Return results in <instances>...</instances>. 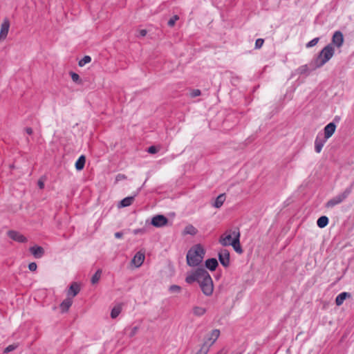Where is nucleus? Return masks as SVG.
<instances>
[{
    "label": "nucleus",
    "instance_id": "obj_17",
    "mask_svg": "<svg viewBox=\"0 0 354 354\" xmlns=\"http://www.w3.org/2000/svg\"><path fill=\"white\" fill-rule=\"evenodd\" d=\"M80 291V287L79 284L76 282H73L69 287V289L67 292V296L71 297L73 299V297H75Z\"/></svg>",
    "mask_w": 354,
    "mask_h": 354
},
{
    "label": "nucleus",
    "instance_id": "obj_18",
    "mask_svg": "<svg viewBox=\"0 0 354 354\" xmlns=\"http://www.w3.org/2000/svg\"><path fill=\"white\" fill-rule=\"evenodd\" d=\"M145 254L141 252H138L132 259V263L138 268L142 266L145 260Z\"/></svg>",
    "mask_w": 354,
    "mask_h": 354
},
{
    "label": "nucleus",
    "instance_id": "obj_27",
    "mask_svg": "<svg viewBox=\"0 0 354 354\" xmlns=\"http://www.w3.org/2000/svg\"><path fill=\"white\" fill-rule=\"evenodd\" d=\"M205 313H206V309L205 308L200 307V306H195L193 308V313L196 316H198V317L202 316Z\"/></svg>",
    "mask_w": 354,
    "mask_h": 354
},
{
    "label": "nucleus",
    "instance_id": "obj_1",
    "mask_svg": "<svg viewBox=\"0 0 354 354\" xmlns=\"http://www.w3.org/2000/svg\"><path fill=\"white\" fill-rule=\"evenodd\" d=\"M205 251L200 244L195 245L191 248L187 254V263L192 267L198 266L204 258Z\"/></svg>",
    "mask_w": 354,
    "mask_h": 354
},
{
    "label": "nucleus",
    "instance_id": "obj_36",
    "mask_svg": "<svg viewBox=\"0 0 354 354\" xmlns=\"http://www.w3.org/2000/svg\"><path fill=\"white\" fill-rule=\"evenodd\" d=\"M179 17L178 15H174L167 22L169 26L172 27L175 25L176 21L178 20Z\"/></svg>",
    "mask_w": 354,
    "mask_h": 354
},
{
    "label": "nucleus",
    "instance_id": "obj_46",
    "mask_svg": "<svg viewBox=\"0 0 354 354\" xmlns=\"http://www.w3.org/2000/svg\"><path fill=\"white\" fill-rule=\"evenodd\" d=\"M147 32L145 29H142L139 31V34L141 37H145L147 35Z\"/></svg>",
    "mask_w": 354,
    "mask_h": 354
},
{
    "label": "nucleus",
    "instance_id": "obj_15",
    "mask_svg": "<svg viewBox=\"0 0 354 354\" xmlns=\"http://www.w3.org/2000/svg\"><path fill=\"white\" fill-rule=\"evenodd\" d=\"M232 232L231 234H222L218 240V242L223 245V246H228L231 245V243H232Z\"/></svg>",
    "mask_w": 354,
    "mask_h": 354
},
{
    "label": "nucleus",
    "instance_id": "obj_23",
    "mask_svg": "<svg viewBox=\"0 0 354 354\" xmlns=\"http://www.w3.org/2000/svg\"><path fill=\"white\" fill-rule=\"evenodd\" d=\"M136 196V195L128 196L122 199L120 201V207H125L131 205L133 203Z\"/></svg>",
    "mask_w": 354,
    "mask_h": 354
},
{
    "label": "nucleus",
    "instance_id": "obj_45",
    "mask_svg": "<svg viewBox=\"0 0 354 354\" xmlns=\"http://www.w3.org/2000/svg\"><path fill=\"white\" fill-rule=\"evenodd\" d=\"M123 236V233L122 232H117L115 233V237L116 239H121Z\"/></svg>",
    "mask_w": 354,
    "mask_h": 354
},
{
    "label": "nucleus",
    "instance_id": "obj_34",
    "mask_svg": "<svg viewBox=\"0 0 354 354\" xmlns=\"http://www.w3.org/2000/svg\"><path fill=\"white\" fill-rule=\"evenodd\" d=\"M18 344H13L8 346L3 351L4 353H8L12 351H15L18 347Z\"/></svg>",
    "mask_w": 354,
    "mask_h": 354
},
{
    "label": "nucleus",
    "instance_id": "obj_19",
    "mask_svg": "<svg viewBox=\"0 0 354 354\" xmlns=\"http://www.w3.org/2000/svg\"><path fill=\"white\" fill-rule=\"evenodd\" d=\"M72 304L73 299L71 297L67 296V298L65 299L60 304V309L62 313L68 312Z\"/></svg>",
    "mask_w": 354,
    "mask_h": 354
},
{
    "label": "nucleus",
    "instance_id": "obj_11",
    "mask_svg": "<svg viewBox=\"0 0 354 354\" xmlns=\"http://www.w3.org/2000/svg\"><path fill=\"white\" fill-rule=\"evenodd\" d=\"M220 335V330L218 329H214L212 330L208 337L205 339L204 342L207 343L209 346H212L217 340Z\"/></svg>",
    "mask_w": 354,
    "mask_h": 354
},
{
    "label": "nucleus",
    "instance_id": "obj_26",
    "mask_svg": "<svg viewBox=\"0 0 354 354\" xmlns=\"http://www.w3.org/2000/svg\"><path fill=\"white\" fill-rule=\"evenodd\" d=\"M198 232L197 229L192 225H187L184 229V234L196 235Z\"/></svg>",
    "mask_w": 354,
    "mask_h": 354
},
{
    "label": "nucleus",
    "instance_id": "obj_16",
    "mask_svg": "<svg viewBox=\"0 0 354 354\" xmlns=\"http://www.w3.org/2000/svg\"><path fill=\"white\" fill-rule=\"evenodd\" d=\"M336 129V124L334 122L328 123L324 129V136L326 139L330 138Z\"/></svg>",
    "mask_w": 354,
    "mask_h": 354
},
{
    "label": "nucleus",
    "instance_id": "obj_44",
    "mask_svg": "<svg viewBox=\"0 0 354 354\" xmlns=\"http://www.w3.org/2000/svg\"><path fill=\"white\" fill-rule=\"evenodd\" d=\"M138 330V327L134 326L131 330V332L130 333V337H133V335H135L136 333H137Z\"/></svg>",
    "mask_w": 354,
    "mask_h": 354
},
{
    "label": "nucleus",
    "instance_id": "obj_13",
    "mask_svg": "<svg viewBox=\"0 0 354 354\" xmlns=\"http://www.w3.org/2000/svg\"><path fill=\"white\" fill-rule=\"evenodd\" d=\"M10 28V21L8 18H5L1 25L0 39L6 38Z\"/></svg>",
    "mask_w": 354,
    "mask_h": 354
},
{
    "label": "nucleus",
    "instance_id": "obj_4",
    "mask_svg": "<svg viewBox=\"0 0 354 354\" xmlns=\"http://www.w3.org/2000/svg\"><path fill=\"white\" fill-rule=\"evenodd\" d=\"M352 192V186H349L345 189V190L335 196V197L330 199L326 203V207L328 208L333 207L334 206L340 204L342 203L346 198H348V196L350 195V194Z\"/></svg>",
    "mask_w": 354,
    "mask_h": 354
},
{
    "label": "nucleus",
    "instance_id": "obj_28",
    "mask_svg": "<svg viewBox=\"0 0 354 354\" xmlns=\"http://www.w3.org/2000/svg\"><path fill=\"white\" fill-rule=\"evenodd\" d=\"M101 274H102V270L100 269H98L95 273L93 275V277H91V283L92 284H95V283H97L100 277H101Z\"/></svg>",
    "mask_w": 354,
    "mask_h": 354
},
{
    "label": "nucleus",
    "instance_id": "obj_6",
    "mask_svg": "<svg viewBox=\"0 0 354 354\" xmlns=\"http://www.w3.org/2000/svg\"><path fill=\"white\" fill-rule=\"evenodd\" d=\"M218 260L224 268L230 265V252L227 249H221L218 253Z\"/></svg>",
    "mask_w": 354,
    "mask_h": 354
},
{
    "label": "nucleus",
    "instance_id": "obj_9",
    "mask_svg": "<svg viewBox=\"0 0 354 354\" xmlns=\"http://www.w3.org/2000/svg\"><path fill=\"white\" fill-rule=\"evenodd\" d=\"M168 223V219L164 215L158 214L154 216L151 219V225L156 227H161L166 225Z\"/></svg>",
    "mask_w": 354,
    "mask_h": 354
},
{
    "label": "nucleus",
    "instance_id": "obj_38",
    "mask_svg": "<svg viewBox=\"0 0 354 354\" xmlns=\"http://www.w3.org/2000/svg\"><path fill=\"white\" fill-rule=\"evenodd\" d=\"M264 43V39H257L255 41V48L256 49H259L262 47L263 44Z\"/></svg>",
    "mask_w": 354,
    "mask_h": 354
},
{
    "label": "nucleus",
    "instance_id": "obj_51",
    "mask_svg": "<svg viewBox=\"0 0 354 354\" xmlns=\"http://www.w3.org/2000/svg\"><path fill=\"white\" fill-rule=\"evenodd\" d=\"M217 354H222V352L219 351V352L217 353Z\"/></svg>",
    "mask_w": 354,
    "mask_h": 354
},
{
    "label": "nucleus",
    "instance_id": "obj_14",
    "mask_svg": "<svg viewBox=\"0 0 354 354\" xmlns=\"http://www.w3.org/2000/svg\"><path fill=\"white\" fill-rule=\"evenodd\" d=\"M30 252L35 259H40L44 255V249L41 246L34 245L29 248Z\"/></svg>",
    "mask_w": 354,
    "mask_h": 354
},
{
    "label": "nucleus",
    "instance_id": "obj_48",
    "mask_svg": "<svg viewBox=\"0 0 354 354\" xmlns=\"http://www.w3.org/2000/svg\"><path fill=\"white\" fill-rule=\"evenodd\" d=\"M38 186H39V187L40 189H43V188H44V183H43V182H41V181H40V180H39V181L38 182Z\"/></svg>",
    "mask_w": 354,
    "mask_h": 354
},
{
    "label": "nucleus",
    "instance_id": "obj_30",
    "mask_svg": "<svg viewBox=\"0 0 354 354\" xmlns=\"http://www.w3.org/2000/svg\"><path fill=\"white\" fill-rule=\"evenodd\" d=\"M121 312V307L120 306H115L111 312V317L113 319L116 318Z\"/></svg>",
    "mask_w": 354,
    "mask_h": 354
},
{
    "label": "nucleus",
    "instance_id": "obj_5",
    "mask_svg": "<svg viewBox=\"0 0 354 354\" xmlns=\"http://www.w3.org/2000/svg\"><path fill=\"white\" fill-rule=\"evenodd\" d=\"M205 270H206L203 268H197L194 272L186 277L185 281L189 284H192L194 281L199 283Z\"/></svg>",
    "mask_w": 354,
    "mask_h": 354
},
{
    "label": "nucleus",
    "instance_id": "obj_50",
    "mask_svg": "<svg viewBox=\"0 0 354 354\" xmlns=\"http://www.w3.org/2000/svg\"><path fill=\"white\" fill-rule=\"evenodd\" d=\"M335 120H339V118H337V117H335Z\"/></svg>",
    "mask_w": 354,
    "mask_h": 354
},
{
    "label": "nucleus",
    "instance_id": "obj_2",
    "mask_svg": "<svg viewBox=\"0 0 354 354\" xmlns=\"http://www.w3.org/2000/svg\"><path fill=\"white\" fill-rule=\"evenodd\" d=\"M335 48L331 44H328L319 53L314 59L315 68L322 67L326 64L334 55Z\"/></svg>",
    "mask_w": 354,
    "mask_h": 354
},
{
    "label": "nucleus",
    "instance_id": "obj_12",
    "mask_svg": "<svg viewBox=\"0 0 354 354\" xmlns=\"http://www.w3.org/2000/svg\"><path fill=\"white\" fill-rule=\"evenodd\" d=\"M8 236L11 239L19 243H25L27 241V239L23 234L15 230L8 231Z\"/></svg>",
    "mask_w": 354,
    "mask_h": 354
},
{
    "label": "nucleus",
    "instance_id": "obj_24",
    "mask_svg": "<svg viewBox=\"0 0 354 354\" xmlns=\"http://www.w3.org/2000/svg\"><path fill=\"white\" fill-rule=\"evenodd\" d=\"M328 222L329 219L327 216H322L317 219V225L319 227L324 228L328 224Z\"/></svg>",
    "mask_w": 354,
    "mask_h": 354
},
{
    "label": "nucleus",
    "instance_id": "obj_40",
    "mask_svg": "<svg viewBox=\"0 0 354 354\" xmlns=\"http://www.w3.org/2000/svg\"><path fill=\"white\" fill-rule=\"evenodd\" d=\"M201 94V92L199 89H194L191 93V96L192 97H195L199 96Z\"/></svg>",
    "mask_w": 354,
    "mask_h": 354
},
{
    "label": "nucleus",
    "instance_id": "obj_21",
    "mask_svg": "<svg viewBox=\"0 0 354 354\" xmlns=\"http://www.w3.org/2000/svg\"><path fill=\"white\" fill-rule=\"evenodd\" d=\"M351 294L343 292L339 294L335 298V304L337 306H341L347 297H350Z\"/></svg>",
    "mask_w": 354,
    "mask_h": 354
},
{
    "label": "nucleus",
    "instance_id": "obj_3",
    "mask_svg": "<svg viewBox=\"0 0 354 354\" xmlns=\"http://www.w3.org/2000/svg\"><path fill=\"white\" fill-rule=\"evenodd\" d=\"M198 283L204 295L206 296L212 295L214 290L213 281L207 270L205 271Z\"/></svg>",
    "mask_w": 354,
    "mask_h": 354
},
{
    "label": "nucleus",
    "instance_id": "obj_35",
    "mask_svg": "<svg viewBox=\"0 0 354 354\" xmlns=\"http://www.w3.org/2000/svg\"><path fill=\"white\" fill-rule=\"evenodd\" d=\"M298 73L300 75L308 73V65H302L298 68Z\"/></svg>",
    "mask_w": 354,
    "mask_h": 354
},
{
    "label": "nucleus",
    "instance_id": "obj_39",
    "mask_svg": "<svg viewBox=\"0 0 354 354\" xmlns=\"http://www.w3.org/2000/svg\"><path fill=\"white\" fill-rule=\"evenodd\" d=\"M145 232H146V230L145 228H138V229H135L133 231V233L135 235H137V234H144V233H145Z\"/></svg>",
    "mask_w": 354,
    "mask_h": 354
},
{
    "label": "nucleus",
    "instance_id": "obj_32",
    "mask_svg": "<svg viewBox=\"0 0 354 354\" xmlns=\"http://www.w3.org/2000/svg\"><path fill=\"white\" fill-rule=\"evenodd\" d=\"M319 37H315V38L313 39L312 40H310L306 44V47L309 48H312V47L315 46L319 42Z\"/></svg>",
    "mask_w": 354,
    "mask_h": 354
},
{
    "label": "nucleus",
    "instance_id": "obj_41",
    "mask_svg": "<svg viewBox=\"0 0 354 354\" xmlns=\"http://www.w3.org/2000/svg\"><path fill=\"white\" fill-rule=\"evenodd\" d=\"M28 268L30 271H35L37 268V263L35 262H32L29 263Z\"/></svg>",
    "mask_w": 354,
    "mask_h": 354
},
{
    "label": "nucleus",
    "instance_id": "obj_22",
    "mask_svg": "<svg viewBox=\"0 0 354 354\" xmlns=\"http://www.w3.org/2000/svg\"><path fill=\"white\" fill-rule=\"evenodd\" d=\"M86 162V157L84 155L80 156L77 160L75 166L77 171H81L84 169Z\"/></svg>",
    "mask_w": 354,
    "mask_h": 354
},
{
    "label": "nucleus",
    "instance_id": "obj_47",
    "mask_svg": "<svg viewBox=\"0 0 354 354\" xmlns=\"http://www.w3.org/2000/svg\"><path fill=\"white\" fill-rule=\"evenodd\" d=\"M25 131L28 135H31L33 132L32 129L31 127H26L25 129Z\"/></svg>",
    "mask_w": 354,
    "mask_h": 354
},
{
    "label": "nucleus",
    "instance_id": "obj_43",
    "mask_svg": "<svg viewBox=\"0 0 354 354\" xmlns=\"http://www.w3.org/2000/svg\"><path fill=\"white\" fill-rule=\"evenodd\" d=\"M127 177L124 174H119L116 176V180L117 181H120V180H124V179H126Z\"/></svg>",
    "mask_w": 354,
    "mask_h": 354
},
{
    "label": "nucleus",
    "instance_id": "obj_10",
    "mask_svg": "<svg viewBox=\"0 0 354 354\" xmlns=\"http://www.w3.org/2000/svg\"><path fill=\"white\" fill-rule=\"evenodd\" d=\"M327 140L328 139H326L325 137H323L322 135L318 133L315 140V151L317 153H319L321 152Z\"/></svg>",
    "mask_w": 354,
    "mask_h": 354
},
{
    "label": "nucleus",
    "instance_id": "obj_29",
    "mask_svg": "<svg viewBox=\"0 0 354 354\" xmlns=\"http://www.w3.org/2000/svg\"><path fill=\"white\" fill-rule=\"evenodd\" d=\"M210 346L207 345V343L204 342L201 346V348L196 354H207Z\"/></svg>",
    "mask_w": 354,
    "mask_h": 354
},
{
    "label": "nucleus",
    "instance_id": "obj_7",
    "mask_svg": "<svg viewBox=\"0 0 354 354\" xmlns=\"http://www.w3.org/2000/svg\"><path fill=\"white\" fill-rule=\"evenodd\" d=\"M233 234V240L231 245L233 247L234 250L239 254L243 253V249L240 245V232L239 229L234 230L232 231Z\"/></svg>",
    "mask_w": 354,
    "mask_h": 354
},
{
    "label": "nucleus",
    "instance_id": "obj_33",
    "mask_svg": "<svg viewBox=\"0 0 354 354\" xmlns=\"http://www.w3.org/2000/svg\"><path fill=\"white\" fill-rule=\"evenodd\" d=\"M70 75H71L72 80L74 82L77 83V84L81 83V80H80V75L77 73H74V72H71Z\"/></svg>",
    "mask_w": 354,
    "mask_h": 354
},
{
    "label": "nucleus",
    "instance_id": "obj_49",
    "mask_svg": "<svg viewBox=\"0 0 354 354\" xmlns=\"http://www.w3.org/2000/svg\"><path fill=\"white\" fill-rule=\"evenodd\" d=\"M350 186H352V189L353 188V187H354V181L351 184Z\"/></svg>",
    "mask_w": 354,
    "mask_h": 354
},
{
    "label": "nucleus",
    "instance_id": "obj_31",
    "mask_svg": "<svg viewBox=\"0 0 354 354\" xmlns=\"http://www.w3.org/2000/svg\"><path fill=\"white\" fill-rule=\"evenodd\" d=\"M91 62V57L88 55H85L82 59H81L79 62L78 65L80 67L84 66L85 64L89 63Z\"/></svg>",
    "mask_w": 354,
    "mask_h": 354
},
{
    "label": "nucleus",
    "instance_id": "obj_8",
    "mask_svg": "<svg viewBox=\"0 0 354 354\" xmlns=\"http://www.w3.org/2000/svg\"><path fill=\"white\" fill-rule=\"evenodd\" d=\"M344 41V39L343 33L340 30H337L333 35L330 44L333 47L336 46L339 48L343 46Z\"/></svg>",
    "mask_w": 354,
    "mask_h": 354
},
{
    "label": "nucleus",
    "instance_id": "obj_20",
    "mask_svg": "<svg viewBox=\"0 0 354 354\" xmlns=\"http://www.w3.org/2000/svg\"><path fill=\"white\" fill-rule=\"evenodd\" d=\"M205 267L210 271H214L216 269L218 263L215 258H211L205 261Z\"/></svg>",
    "mask_w": 354,
    "mask_h": 354
},
{
    "label": "nucleus",
    "instance_id": "obj_37",
    "mask_svg": "<svg viewBox=\"0 0 354 354\" xmlns=\"http://www.w3.org/2000/svg\"><path fill=\"white\" fill-rule=\"evenodd\" d=\"M169 290L170 292H180L181 290V288L178 285H171L169 288Z\"/></svg>",
    "mask_w": 354,
    "mask_h": 354
},
{
    "label": "nucleus",
    "instance_id": "obj_42",
    "mask_svg": "<svg viewBox=\"0 0 354 354\" xmlns=\"http://www.w3.org/2000/svg\"><path fill=\"white\" fill-rule=\"evenodd\" d=\"M147 151H148L149 153H152V154H153V153H157L158 149H157V148H156L155 146H151V147H149L148 148Z\"/></svg>",
    "mask_w": 354,
    "mask_h": 354
},
{
    "label": "nucleus",
    "instance_id": "obj_25",
    "mask_svg": "<svg viewBox=\"0 0 354 354\" xmlns=\"http://www.w3.org/2000/svg\"><path fill=\"white\" fill-rule=\"evenodd\" d=\"M225 201V196L224 194H221L216 197L214 203V206L216 208H219L223 205Z\"/></svg>",
    "mask_w": 354,
    "mask_h": 354
}]
</instances>
